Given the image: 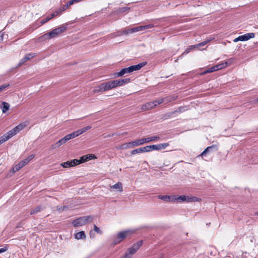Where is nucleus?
Segmentation results:
<instances>
[{"instance_id":"1","label":"nucleus","mask_w":258,"mask_h":258,"mask_svg":"<svg viewBox=\"0 0 258 258\" xmlns=\"http://www.w3.org/2000/svg\"><path fill=\"white\" fill-rule=\"evenodd\" d=\"M93 218L91 216H85L80 217L74 220L72 224L74 227H79L85 225L87 222H91Z\"/></svg>"},{"instance_id":"2","label":"nucleus","mask_w":258,"mask_h":258,"mask_svg":"<svg viewBox=\"0 0 258 258\" xmlns=\"http://www.w3.org/2000/svg\"><path fill=\"white\" fill-rule=\"evenodd\" d=\"M114 88L112 81L101 83L94 90L95 92H103Z\"/></svg>"},{"instance_id":"3","label":"nucleus","mask_w":258,"mask_h":258,"mask_svg":"<svg viewBox=\"0 0 258 258\" xmlns=\"http://www.w3.org/2000/svg\"><path fill=\"white\" fill-rule=\"evenodd\" d=\"M114 88L112 81L101 83L94 90L95 92H103Z\"/></svg>"},{"instance_id":"4","label":"nucleus","mask_w":258,"mask_h":258,"mask_svg":"<svg viewBox=\"0 0 258 258\" xmlns=\"http://www.w3.org/2000/svg\"><path fill=\"white\" fill-rule=\"evenodd\" d=\"M132 233V231L130 230H126L124 231H121L119 232L117 235L116 239L114 241L113 244L116 245L120 242L122 240H123L126 237H127L129 234Z\"/></svg>"},{"instance_id":"5","label":"nucleus","mask_w":258,"mask_h":258,"mask_svg":"<svg viewBox=\"0 0 258 258\" xmlns=\"http://www.w3.org/2000/svg\"><path fill=\"white\" fill-rule=\"evenodd\" d=\"M142 240L137 242L136 243H134L132 247H130L127 249V251L126 252V253L130 254V257L131 258L132 255L135 254L137 252V251L140 248V247L142 246Z\"/></svg>"},{"instance_id":"6","label":"nucleus","mask_w":258,"mask_h":258,"mask_svg":"<svg viewBox=\"0 0 258 258\" xmlns=\"http://www.w3.org/2000/svg\"><path fill=\"white\" fill-rule=\"evenodd\" d=\"M177 199H178V202H184L186 201L187 202H193L199 201L201 199H198L196 197H186L184 195L179 196L177 197Z\"/></svg>"},{"instance_id":"7","label":"nucleus","mask_w":258,"mask_h":258,"mask_svg":"<svg viewBox=\"0 0 258 258\" xmlns=\"http://www.w3.org/2000/svg\"><path fill=\"white\" fill-rule=\"evenodd\" d=\"M154 27L153 24H148L145 26H140L130 29V32L132 33L143 31L145 29L152 28Z\"/></svg>"},{"instance_id":"8","label":"nucleus","mask_w":258,"mask_h":258,"mask_svg":"<svg viewBox=\"0 0 258 258\" xmlns=\"http://www.w3.org/2000/svg\"><path fill=\"white\" fill-rule=\"evenodd\" d=\"M58 35L56 33V32L52 30V31L47 33L39 38V40L40 41L46 40L48 39H50L53 38L57 37Z\"/></svg>"},{"instance_id":"9","label":"nucleus","mask_w":258,"mask_h":258,"mask_svg":"<svg viewBox=\"0 0 258 258\" xmlns=\"http://www.w3.org/2000/svg\"><path fill=\"white\" fill-rule=\"evenodd\" d=\"M225 66L226 65H225L223 63L217 64V65L214 66L208 69L207 70H206V71H205L204 72L202 73L201 74L205 75L207 73H212V72L217 71L218 70H219L223 68L224 67H225Z\"/></svg>"},{"instance_id":"10","label":"nucleus","mask_w":258,"mask_h":258,"mask_svg":"<svg viewBox=\"0 0 258 258\" xmlns=\"http://www.w3.org/2000/svg\"><path fill=\"white\" fill-rule=\"evenodd\" d=\"M112 81L114 88L116 87L121 86L125 84H127L130 83L131 81V79L130 78H126L120 80H115Z\"/></svg>"},{"instance_id":"11","label":"nucleus","mask_w":258,"mask_h":258,"mask_svg":"<svg viewBox=\"0 0 258 258\" xmlns=\"http://www.w3.org/2000/svg\"><path fill=\"white\" fill-rule=\"evenodd\" d=\"M80 164V161L77 159H73L71 161H68L61 163V166L64 168H68L70 167L75 166Z\"/></svg>"},{"instance_id":"12","label":"nucleus","mask_w":258,"mask_h":258,"mask_svg":"<svg viewBox=\"0 0 258 258\" xmlns=\"http://www.w3.org/2000/svg\"><path fill=\"white\" fill-rule=\"evenodd\" d=\"M36 54L34 53H29L26 54L25 55V56L20 60V62L18 64V66H21L22 65L24 64L25 62L29 60H30L31 59L34 58Z\"/></svg>"},{"instance_id":"13","label":"nucleus","mask_w":258,"mask_h":258,"mask_svg":"<svg viewBox=\"0 0 258 258\" xmlns=\"http://www.w3.org/2000/svg\"><path fill=\"white\" fill-rule=\"evenodd\" d=\"M145 143L144 139H141L136 140L134 141L129 142L126 145V148H131L132 147H135L137 146H140L144 144Z\"/></svg>"},{"instance_id":"14","label":"nucleus","mask_w":258,"mask_h":258,"mask_svg":"<svg viewBox=\"0 0 258 258\" xmlns=\"http://www.w3.org/2000/svg\"><path fill=\"white\" fill-rule=\"evenodd\" d=\"M131 70L130 67L128 68H125L121 69L119 72L115 74V77H121L125 74L131 73Z\"/></svg>"},{"instance_id":"15","label":"nucleus","mask_w":258,"mask_h":258,"mask_svg":"<svg viewBox=\"0 0 258 258\" xmlns=\"http://www.w3.org/2000/svg\"><path fill=\"white\" fill-rule=\"evenodd\" d=\"M213 150L217 151L218 150V147L216 145H213L212 146L208 147L207 148H206L203 152L199 155L200 156H204L205 155H206L207 153L212 151Z\"/></svg>"},{"instance_id":"16","label":"nucleus","mask_w":258,"mask_h":258,"mask_svg":"<svg viewBox=\"0 0 258 258\" xmlns=\"http://www.w3.org/2000/svg\"><path fill=\"white\" fill-rule=\"evenodd\" d=\"M147 64L146 62H143L136 65L130 66L132 73L134 71L140 70L142 68Z\"/></svg>"},{"instance_id":"17","label":"nucleus","mask_w":258,"mask_h":258,"mask_svg":"<svg viewBox=\"0 0 258 258\" xmlns=\"http://www.w3.org/2000/svg\"><path fill=\"white\" fill-rule=\"evenodd\" d=\"M156 102H148L144 105H142L141 108L143 110H150L151 109H152L154 107H155L154 103H155Z\"/></svg>"},{"instance_id":"18","label":"nucleus","mask_w":258,"mask_h":258,"mask_svg":"<svg viewBox=\"0 0 258 258\" xmlns=\"http://www.w3.org/2000/svg\"><path fill=\"white\" fill-rule=\"evenodd\" d=\"M254 36L255 34L253 33H248L242 35H240L241 41H247L250 38H254Z\"/></svg>"},{"instance_id":"19","label":"nucleus","mask_w":258,"mask_h":258,"mask_svg":"<svg viewBox=\"0 0 258 258\" xmlns=\"http://www.w3.org/2000/svg\"><path fill=\"white\" fill-rule=\"evenodd\" d=\"M67 29V28L66 26L61 25V26H59V27L56 28L53 30L56 32L57 35H58L59 34L65 32L66 31Z\"/></svg>"},{"instance_id":"20","label":"nucleus","mask_w":258,"mask_h":258,"mask_svg":"<svg viewBox=\"0 0 258 258\" xmlns=\"http://www.w3.org/2000/svg\"><path fill=\"white\" fill-rule=\"evenodd\" d=\"M147 152V149L146 147H142L140 148H138L135 150H133L131 152L132 155H135L136 154H139L141 153Z\"/></svg>"},{"instance_id":"21","label":"nucleus","mask_w":258,"mask_h":258,"mask_svg":"<svg viewBox=\"0 0 258 258\" xmlns=\"http://www.w3.org/2000/svg\"><path fill=\"white\" fill-rule=\"evenodd\" d=\"M144 139V142L145 143H148L152 141H158L160 139L159 136H153L151 137H148Z\"/></svg>"},{"instance_id":"22","label":"nucleus","mask_w":258,"mask_h":258,"mask_svg":"<svg viewBox=\"0 0 258 258\" xmlns=\"http://www.w3.org/2000/svg\"><path fill=\"white\" fill-rule=\"evenodd\" d=\"M111 188L115 189L119 192H122L123 191L122 185V183L120 182H118L117 183L111 186Z\"/></svg>"},{"instance_id":"23","label":"nucleus","mask_w":258,"mask_h":258,"mask_svg":"<svg viewBox=\"0 0 258 258\" xmlns=\"http://www.w3.org/2000/svg\"><path fill=\"white\" fill-rule=\"evenodd\" d=\"M2 105H1L0 107L2 110V112L4 113H6L9 109L10 104L6 102H2Z\"/></svg>"},{"instance_id":"24","label":"nucleus","mask_w":258,"mask_h":258,"mask_svg":"<svg viewBox=\"0 0 258 258\" xmlns=\"http://www.w3.org/2000/svg\"><path fill=\"white\" fill-rule=\"evenodd\" d=\"M86 237V236L84 231L78 232L75 235V238L78 240L81 239H85Z\"/></svg>"},{"instance_id":"25","label":"nucleus","mask_w":258,"mask_h":258,"mask_svg":"<svg viewBox=\"0 0 258 258\" xmlns=\"http://www.w3.org/2000/svg\"><path fill=\"white\" fill-rule=\"evenodd\" d=\"M130 33H132L131 32H130V29H123V30L122 31H118L117 32V34L116 35H115L114 36L115 37V36H121L123 34H124V35H127Z\"/></svg>"},{"instance_id":"26","label":"nucleus","mask_w":258,"mask_h":258,"mask_svg":"<svg viewBox=\"0 0 258 258\" xmlns=\"http://www.w3.org/2000/svg\"><path fill=\"white\" fill-rule=\"evenodd\" d=\"M26 125L27 124L25 122H23L15 127L14 128L16 130L17 133H18L24 129L26 126Z\"/></svg>"},{"instance_id":"27","label":"nucleus","mask_w":258,"mask_h":258,"mask_svg":"<svg viewBox=\"0 0 258 258\" xmlns=\"http://www.w3.org/2000/svg\"><path fill=\"white\" fill-rule=\"evenodd\" d=\"M64 144H65V142L62 139V138H61L59 141H58L57 142H56L55 144L52 145V148L53 149H55V148L60 147L61 145H62Z\"/></svg>"},{"instance_id":"28","label":"nucleus","mask_w":258,"mask_h":258,"mask_svg":"<svg viewBox=\"0 0 258 258\" xmlns=\"http://www.w3.org/2000/svg\"><path fill=\"white\" fill-rule=\"evenodd\" d=\"M73 4V1H69L67 3V4L63 6H62L61 8L59 9V11L60 12L62 11H64L66 10H67L70 6L72 5Z\"/></svg>"},{"instance_id":"29","label":"nucleus","mask_w":258,"mask_h":258,"mask_svg":"<svg viewBox=\"0 0 258 258\" xmlns=\"http://www.w3.org/2000/svg\"><path fill=\"white\" fill-rule=\"evenodd\" d=\"M147 152H150L152 150H158V145H153L146 146Z\"/></svg>"},{"instance_id":"30","label":"nucleus","mask_w":258,"mask_h":258,"mask_svg":"<svg viewBox=\"0 0 258 258\" xmlns=\"http://www.w3.org/2000/svg\"><path fill=\"white\" fill-rule=\"evenodd\" d=\"M90 160H91L90 156H89V155H85V156H82L81 157L80 159L78 160H79V161H80V163H81L83 162L88 161Z\"/></svg>"},{"instance_id":"31","label":"nucleus","mask_w":258,"mask_h":258,"mask_svg":"<svg viewBox=\"0 0 258 258\" xmlns=\"http://www.w3.org/2000/svg\"><path fill=\"white\" fill-rule=\"evenodd\" d=\"M41 211V206H37L35 209L32 210L30 212L31 215L37 214Z\"/></svg>"},{"instance_id":"32","label":"nucleus","mask_w":258,"mask_h":258,"mask_svg":"<svg viewBox=\"0 0 258 258\" xmlns=\"http://www.w3.org/2000/svg\"><path fill=\"white\" fill-rule=\"evenodd\" d=\"M16 134H17V132L16 131V130H15V128H14L12 130H11V131H10L9 132H8V133H7L6 134L7 135V136L10 137V139L11 138H12V137L15 136Z\"/></svg>"},{"instance_id":"33","label":"nucleus","mask_w":258,"mask_h":258,"mask_svg":"<svg viewBox=\"0 0 258 258\" xmlns=\"http://www.w3.org/2000/svg\"><path fill=\"white\" fill-rule=\"evenodd\" d=\"M169 146V143H165L158 144V150L164 149Z\"/></svg>"},{"instance_id":"34","label":"nucleus","mask_w":258,"mask_h":258,"mask_svg":"<svg viewBox=\"0 0 258 258\" xmlns=\"http://www.w3.org/2000/svg\"><path fill=\"white\" fill-rule=\"evenodd\" d=\"M159 199H161L164 201H170V198L169 196H159L158 197Z\"/></svg>"},{"instance_id":"35","label":"nucleus","mask_w":258,"mask_h":258,"mask_svg":"<svg viewBox=\"0 0 258 258\" xmlns=\"http://www.w3.org/2000/svg\"><path fill=\"white\" fill-rule=\"evenodd\" d=\"M10 139V137L7 136V135L5 134L3 136L1 137L0 140L1 142L3 143L8 140Z\"/></svg>"},{"instance_id":"36","label":"nucleus","mask_w":258,"mask_h":258,"mask_svg":"<svg viewBox=\"0 0 258 258\" xmlns=\"http://www.w3.org/2000/svg\"><path fill=\"white\" fill-rule=\"evenodd\" d=\"M174 112L173 111H172V112H168L167 113H166L164 115V118L165 119H167L168 118H169L170 117H172L173 115L174 114Z\"/></svg>"},{"instance_id":"37","label":"nucleus","mask_w":258,"mask_h":258,"mask_svg":"<svg viewBox=\"0 0 258 258\" xmlns=\"http://www.w3.org/2000/svg\"><path fill=\"white\" fill-rule=\"evenodd\" d=\"M91 126L90 125H88L87 126H85L82 128H81V132L82 134H83L84 133H85L87 131H88V130H89L91 128Z\"/></svg>"},{"instance_id":"38","label":"nucleus","mask_w":258,"mask_h":258,"mask_svg":"<svg viewBox=\"0 0 258 258\" xmlns=\"http://www.w3.org/2000/svg\"><path fill=\"white\" fill-rule=\"evenodd\" d=\"M185 110L184 108L183 107H180L177 109L173 111L174 113H181L183 112Z\"/></svg>"},{"instance_id":"39","label":"nucleus","mask_w":258,"mask_h":258,"mask_svg":"<svg viewBox=\"0 0 258 258\" xmlns=\"http://www.w3.org/2000/svg\"><path fill=\"white\" fill-rule=\"evenodd\" d=\"M164 99L161 98L157 100H154L153 102H156V103H154V105H155V106H156L157 105V104H161L164 101Z\"/></svg>"},{"instance_id":"40","label":"nucleus","mask_w":258,"mask_h":258,"mask_svg":"<svg viewBox=\"0 0 258 258\" xmlns=\"http://www.w3.org/2000/svg\"><path fill=\"white\" fill-rule=\"evenodd\" d=\"M19 166H21L22 168L27 165L28 164L27 161H26L25 159H24L23 160L20 161L19 163Z\"/></svg>"},{"instance_id":"41","label":"nucleus","mask_w":258,"mask_h":258,"mask_svg":"<svg viewBox=\"0 0 258 258\" xmlns=\"http://www.w3.org/2000/svg\"><path fill=\"white\" fill-rule=\"evenodd\" d=\"M51 19V18H49V16H47L41 21V24H44Z\"/></svg>"},{"instance_id":"42","label":"nucleus","mask_w":258,"mask_h":258,"mask_svg":"<svg viewBox=\"0 0 258 258\" xmlns=\"http://www.w3.org/2000/svg\"><path fill=\"white\" fill-rule=\"evenodd\" d=\"M22 168V167L21 166H19V164L18 163L14 167L13 170L14 172H16L19 171Z\"/></svg>"},{"instance_id":"43","label":"nucleus","mask_w":258,"mask_h":258,"mask_svg":"<svg viewBox=\"0 0 258 258\" xmlns=\"http://www.w3.org/2000/svg\"><path fill=\"white\" fill-rule=\"evenodd\" d=\"M35 157V155L34 154H32L28 156L27 158L25 159L26 161H27V163H28L31 160H32Z\"/></svg>"},{"instance_id":"44","label":"nucleus","mask_w":258,"mask_h":258,"mask_svg":"<svg viewBox=\"0 0 258 258\" xmlns=\"http://www.w3.org/2000/svg\"><path fill=\"white\" fill-rule=\"evenodd\" d=\"M94 230L98 233L102 234L101 231L100 230L99 228L96 225H94Z\"/></svg>"},{"instance_id":"45","label":"nucleus","mask_w":258,"mask_h":258,"mask_svg":"<svg viewBox=\"0 0 258 258\" xmlns=\"http://www.w3.org/2000/svg\"><path fill=\"white\" fill-rule=\"evenodd\" d=\"M169 198H170V201L178 202V199H177V197H176L175 196H169Z\"/></svg>"},{"instance_id":"46","label":"nucleus","mask_w":258,"mask_h":258,"mask_svg":"<svg viewBox=\"0 0 258 258\" xmlns=\"http://www.w3.org/2000/svg\"><path fill=\"white\" fill-rule=\"evenodd\" d=\"M61 12H60L59 10H57L56 11L55 13H52L51 15V16L49 17V18H51V19H52L53 18L55 17V16H56L57 15H58L59 13H60Z\"/></svg>"},{"instance_id":"47","label":"nucleus","mask_w":258,"mask_h":258,"mask_svg":"<svg viewBox=\"0 0 258 258\" xmlns=\"http://www.w3.org/2000/svg\"><path fill=\"white\" fill-rule=\"evenodd\" d=\"M128 10V8H127V7L121 8L119 9V12L120 13H124V12H126Z\"/></svg>"},{"instance_id":"48","label":"nucleus","mask_w":258,"mask_h":258,"mask_svg":"<svg viewBox=\"0 0 258 258\" xmlns=\"http://www.w3.org/2000/svg\"><path fill=\"white\" fill-rule=\"evenodd\" d=\"M208 42H207V41H203L200 43H198V44H197V47H201V46H204L205 45H206Z\"/></svg>"},{"instance_id":"49","label":"nucleus","mask_w":258,"mask_h":258,"mask_svg":"<svg viewBox=\"0 0 258 258\" xmlns=\"http://www.w3.org/2000/svg\"><path fill=\"white\" fill-rule=\"evenodd\" d=\"M69 138H70V139L75 138L77 137L76 136V134L75 133V132L72 133L71 134H69Z\"/></svg>"},{"instance_id":"50","label":"nucleus","mask_w":258,"mask_h":258,"mask_svg":"<svg viewBox=\"0 0 258 258\" xmlns=\"http://www.w3.org/2000/svg\"><path fill=\"white\" fill-rule=\"evenodd\" d=\"M8 248L7 246H5V247L0 248V253L4 252L8 250Z\"/></svg>"},{"instance_id":"51","label":"nucleus","mask_w":258,"mask_h":258,"mask_svg":"<svg viewBox=\"0 0 258 258\" xmlns=\"http://www.w3.org/2000/svg\"><path fill=\"white\" fill-rule=\"evenodd\" d=\"M62 139L64 140L66 143L68 141L70 140V138H69V135H67L65 137L62 138Z\"/></svg>"},{"instance_id":"52","label":"nucleus","mask_w":258,"mask_h":258,"mask_svg":"<svg viewBox=\"0 0 258 258\" xmlns=\"http://www.w3.org/2000/svg\"><path fill=\"white\" fill-rule=\"evenodd\" d=\"M8 86V85H3L2 86H0V92L1 91H2L4 89H5V88H6Z\"/></svg>"},{"instance_id":"53","label":"nucleus","mask_w":258,"mask_h":258,"mask_svg":"<svg viewBox=\"0 0 258 258\" xmlns=\"http://www.w3.org/2000/svg\"><path fill=\"white\" fill-rule=\"evenodd\" d=\"M75 133H76V136L78 137L79 136V135L82 134V132H81V131L80 129L79 130H78L77 131H75Z\"/></svg>"},{"instance_id":"54","label":"nucleus","mask_w":258,"mask_h":258,"mask_svg":"<svg viewBox=\"0 0 258 258\" xmlns=\"http://www.w3.org/2000/svg\"><path fill=\"white\" fill-rule=\"evenodd\" d=\"M190 49H190V48H188L186 49V50H185L184 51V52L182 54V55H184V54H186L188 53L189 52V51H190Z\"/></svg>"},{"instance_id":"55","label":"nucleus","mask_w":258,"mask_h":258,"mask_svg":"<svg viewBox=\"0 0 258 258\" xmlns=\"http://www.w3.org/2000/svg\"><path fill=\"white\" fill-rule=\"evenodd\" d=\"M68 207L66 206H64L63 207L59 208L57 209L58 211H64L66 209H67Z\"/></svg>"},{"instance_id":"56","label":"nucleus","mask_w":258,"mask_h":258,"mask_svg":"<svg viewBox=\"0 0 258 258\" xmlns=\"http://www.w3.org/2000/svg\"><path fill=\"white\" fill-rule=\"evenodd\" d=\"M121 258H131L130 254H125Z\"/></svg>"},{"instance_id":"57","label":"nucleus","mask_w":258,"mask_h":258,"mask_svg":"<svg viewBox=\"0 0 258 258\" xmlns=\"http://www.w3.org/2000/svg\"><path fill=\"white\" fill-rule=\"evenodd\" d=\"M238 41H241V37L240 36H239L238 37L236 38L234 40V42H236Z\"/></svg>"},{"instance_id":"58","label":"nucleus","mask_w":258,"mask_h":258,"mask_svg":"<svg viewBox=\"0 0 258 258\" xmlns=\"http://www.w3.org/2000/svg\"><path fill=\"white\" fill-rule=\"evenodd\" d=\"M214 38H215L214 37L211 36L209 38H208L206 41L208 43V42L212 41L213 40H214Z\"/></svg>"},{"instance_id":"59","label":"nucleus","mask_w":258,"mask_h":258,"mask_svg":"<svg viewBox=\"0 0 258 258\" xmlns=\"http://www.w3.org/2000/svg\"><path fill=\"white\" fill-rule=\"evenodd\" d=\"M120 135V134L114 133V134H109L107 137H110L114 135Z\"/></svg>"},{"instance_id":"60","label":"nucleus","mask_w":258,"mask_h":258,"mask_svg":"<svg viewBox=\"0 0 258 258\" xmlns=\"http://www.w3.org/2000/svg\"><path fill=\"white\" fill-rule=\"evenodd\" d=\"M3 40V34L0 32V42Z\"/></svg>"},{"instance_id":"61","label":"nucleus","mask_w":258,"mask_h":258,"mask_svg":"<svg viewBox=\"0 0 258 258\" xmlns=\"http://www.w3.org/2000/svg\"><path fill=\"white\" fill-rule=\"evenodd\" d=\"M89 156H90L91 159L96 158L95 156L93 154H90Z\"/></svg>"},{"instance_id":"62","label":"nucleus","mask_w":258,"mask_h":258,"mask_svg":"<svg viewBox=\"0 0 258 258\" xmlns=\"http://www.w3.org/2000/svg\"><path fill=\"white\" fill-rule=\"evenodd\" d=\"M82 0H71V1H73V4L75 3H78V2H80L81 1H82Z\"/></svg>"},{"instance_id":"63","label":"nucleus","mask_w":258,"mask_h":258,"mask_svg":"<svg viewBox=\"0 0 258 258\" xmlns=\"http://www.w3.org/2000/svg\"><path fill=\"white\" fill-rule=\"evenodd\" d=\"M176 99V97H174L173 98V100H175ZM168 101H171L172 100V99H167Z\"/></svg>"},{"instance_id":"64","label":"nucleus","mask_w":258,"mask_h":258,"mask_svg":"<svg viewBox=\"0 0 258 258\" xmlns=\"http://www.w3.org/2000/svg\"><path fill=\"white\" fill-rule=\"evenodd\" d=\"M254 214H255V215H257V216H258V211H257V212H255Z\"/></svg>"}]
</instances>
